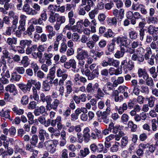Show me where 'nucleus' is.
<instances>
[{
  "label": "nucleus",
  "mask_w": 158,
  "mask_h": 158,
  "mask_svg": "<svg viewBox=\"0 0 158 158\" xmlns=\"http://www.w3.org/2000/svg\"><path fill=\"white\" fill-rule=\"evenodd\" d=\"M21 103L23 105L27 104L29 102V98L26 95L23 96L21 100Z\"/></svg>",
  "instance_id": "obj_64"
},
{
  "label": "nucleus",
  "mask_w": 158,
  "mask_h": 158,
  "mask_svg": "<svg viewBox=\"0 0 158 158\" xmlns=\"http://www.w3.org/2000/svg\"><path fill=\"white\" fill-rule=\"evenodd\" d=\"M18 86L19 88L24 93L26 92L27 91L30 90V83L29 81H28V82L27 84L23 83L19 84Z\"/></svg>",
  "instance_id": "obj_18"
},
{
  "label": "nucleus",
  "mask_w": 158,
  "mask_h": 158,
  "mask_svg": "<svg viewBox=\"0 0 158 158\" xmlns=\"http://www.w3.org/2000/svg\"><path fill=\"white\" fill-rule=\"evenodd\" d=\"M128 126L129 127L131 128V131L133 132L135 131L137 129V125L134 124L133 122L131 121H130L128 123Z\"/></svg>",
  "instance_id": "obj_57"
},
{
  "label": "nucleus",
  "mask_w": 158,
  "mask_h": 158,
  "mask_svg": "<svg viewBox=\"0 0 158 158\" xmlns=\"http://www.w3.org/2000/svg\"><path fill=\"white\" fill-rule=\"evenodd\" d=\"M146 99L148 101V103L149 107H152L154 106L156 98L153 96H151L149 98H147Z\"/></svg>",
  "instance_id": "obj_38"
},
{
  "label": "nucleus",
  "mask_w": 158,
  "mask_h": 158,
  "mask_svg": "<svg viewBox=\"0 0 158 158\" xmlns=\"http://www.w3.org/2000/svg\"><path fill=\"white\" fill-rule=\"evenodd\" d=\"M73 85L72 82L70 80H69L66 82L65 84L66 91L71 93L73 91Z\"/></svg>",
  "instance_id": "obj_39"
},
{
  "label": "nucleus",
  "mask_w": 158,
  "mask_h": 158,
  "mask_svg": "<svg viewBox=\"0 0 158 158\" xmlns=\"http://www.w3.org/2000/svg\"><path fill=\"white\" fill-rule=\"evenodd\" d=\"M138 74L139 77H143V79L146 78V77L148 75L145 69L141 68L139 69Z\"/></svg>",
  "instance_id": "obj_27"
},
{
  "label": "nucleus",
  "mask_w": 158,
  "mask_h": 158,
  "mask_svg": "<svg viewBox=\"0 0 158 158\" xmlns=\"http://www.w3.org/2000/svg\"><path fill=\"white\" fill-rule=\"evenodd\" d=\"M115 45L113 44L109 43L106 46V48L107 50H106L105 52L106 55H110V53H113L114 50Z\"/></svg>",
  "instance_id": "obj_22"
},
{
  "label": "nucleus",
  "mask_w": 158,
  "mask_h": 158,
  "mask_svg": "<svg viewBox=\"0 0 158 158\" xmlns=\"http://www.w3.org/2000/svg\"><path fill=\"white\" fill-rule=\"evenodd\" d=\"M14 20L12 21V27L14 28V30L15 29L17 28L16 25L18 23V17L17 15H15L13 18Z\"/></svg>",
  "instance_id": "obj_63"
},
{
  "label": "nucleus",
  "mask_w": 158,
  "mask_h": 158,
  "mask_svg": "<svg viewBox=\"0 0 158 158\" xmlns=\"http://www.w3.org/2000/svg\"><path fill=\"white\" fill-rule=\"evenodd\" d=\"M144 18L143 16L139 12H135L134 13L133 19L131 21V24L134 25L136 23L137 20H142Z\"/></svg>",
  "instance_id": "obj_15"
},
{
  "label": "nucleus",
  "mask_w": 158,
  "mask_h": 158,
  "mask_svg": "<svg viewBox=\"0 0 158 158\" xmlns=\"http://www.w3.org/2000/svg\"><path fill=\"white\" fill-rule=\"evenodd\" d=\"M90 153L89 149L88 148H85L80 150V153L81 157H86Z\"/></svg>",
  "instance_id": "obj_33"
},
{
  "label": "nucleus",
  "mask_w": 158,
  "mask_h": 158,
  "mask_svg": "<svg viewBox=\"0 0 158 158\" xmlns=\"http://www.w3.org/2000/svg\"><path fill=\"white\" fill-rule=\"evenodd\" d=\"M128 143V138L127 137L125 136L123 137L121 140V147L122 148H123L124 147L126 146L127 144Z\"/></svg>",
  "instance_id": "obj_61"
},
{
  "label": "nucleus",
  "mask_w": 158,
  "mask_h": 158,
  "mask_svg": "<svg viewBox=\"0 0 158 158\" xmlns=\"http://www.w3.org/2000/svg\"><path fill=\"white\" fill-rule=\"evenodd\" d=\"M146 52L144 56V58L146 60L149 59L150 58V55L152 54V52L151 49L150 47H148L146 48Z\"/></svg>",
  "instance_id": "obj_50"
},
{
  "label": "nucleus",
  "mask_w": 158,
  "mask_h": 158,
  "mask_svg": "<svg viewBox=\"0 0 158 158\" xmlns=\"http://www.w3.org/2000/svg\"><path fill=\"white\" fill-rule=\"evenodd\" d=\"M90 130L88 127L85 128L84 130L83 137L85 142H88L90 139V135L89 132Z\"/></svg>",
  "instance_id": "obj_20"
},
{
  "label": "nucleus",
  "mask_w": 158,
  "mask_h": 158,
  "mask_svg": "<svg viewBox=\"0 0 158 158\" xmlns=\"http://www.w3.org/2000/svg\"><path fill=\"white\" fill-rule=\"evenodd\" d=\"M130 38L132 40H135L138 37V33L135 31H131L129 33Z\"/></svg>",
  "instance_id": "obj_45"
},
{
  "label": "nucleus",
  "mask_w": 158,
  "mask_h": 158,
  "mask_svg": "<svg viewBox=\"0 0 158 158\" xmlns=\"http://www.w3.org/2000/svg\"><path fill=\"white\" fill-rule=\"evenodd\" d=\"M99 69L98 68L94 69L91 73L89 76V80H92L95 77H98L99 75Z\"/></svg>",
  "instance_id": "obj_34"
},
{
  "label": "nucleus",
  "mask_w": 158,
  "mask_h": 158,
  "mask_svg": "<svg viewBox=\"0 0 158 158\" xmlns=\"http://www.w3.org/2000/svg\"><path fill=\"white\" fill-rule=\"evenodd\" d=\"M98 13V10L96 9H94L92 10L91 11L89 12V17L91 19H94L95 17V15Z\"/></svg>",
  "instance_id": "obj_62"
},
{
  "label": "nucleus",
  "mask_w": 158,
  "mask_h": 158,
  "mask_svg": "<svg viewBox=\"0 0 158 158\" xmlns=\"http://www.w3.org/2000/svg\"><path fill=\"white\" fill-rule=\"evenodd\" d=\"M11 77V80H14L16 81H19L21 77V76L18 74L16 72H14L12 73Z\"/></svg>",
  "instance_id": "obj_43"
},
{
  "label": "nucleus",
  "mask_w": 158,
  "mask_h": 158,
  "mask_svg": "<svg viewBox=\"0 0 158 158\" xmlns=\"http://www.w3.org/2000/svg\"><path fill=\"white\" fill-rule=\"evenodd\" d=\"M12 109L15 113L19 115L22 114L24 112L23 109H19L16 106H14Z\"/></svg>",
  "instance_id": "obj_47"
},
{
  "label": "nucleus",
  "mask_w": 158,
  "mask_h": 158,
  "mask_svg": "<svg viewBox=\"0 0 158 158\" xmlns=\"http://www.w3.org/2000/svg\"><path fill=\"white\" fill-rule=\"evenodd\" d=\"M69 23L66 25L64 30L63 31H65L67 29H69L71 27V26H73L75 23V20L73 18H69Z\"/></svg>",
  "instance_id": "obj_37"
},
{
  "label": "nucleus",
  "mask_w": 158,
  "mask_h": 158,
  "mask_svg": "<svg viewBox=\"0 0 158 158\" xmlns=\"http://www.w3.org/2000/svg\"><path fill=\"white\" fill-rule=\"evenodd\" d=\"M44 144L47 150L49 152L53 153L55 151L56 146L52 140H51L46 141L44 143Z\"/></svg>",
  "instance_id": "obj_8"
},
{
  "label": "nucleus",
  "mask_w": 158,
  "mask_h": 158,
  "mask_svg": "<svg viewBox=\"0 0 158 158\" xmlns=\"http://www.w3.org/2000/svg\"><path fill=\"white\" fill-rule=\"evenodd\" d=\"M140 92L143 93L148 94L149 92L148 87L146 86L142 85L140 88Z\"/></svg>",
  "instance_id": "obj_58"
},
{
  "label": "nucleus",
  "mask_w": 158,
  "mask_h": 158,
  "mask_svg": "<svg viewBox=\"0 0 158 158\" xmlns=\"http://www.w3.org/2000/svg\"><path fill=\"white\" fill-rule=\"evenodd\" d=\"M10 111L9 110H5L3 109L0 113V115L2 117H4L6 118H9L11 120L10 116Z\"/></svg>",
  "instance_id": "obj_25"
},
{
  "label": "nucleus",
  "mask_w": 158,
  "mask_h": 158,
  "mask_svg": "<svg viewBox=\"0 0 158 158\" xmlns=\"http://www.w3.org/2000/svg\"><path fill=\"white\" fill-rule=\"evenodd\" d=\"M18 144L20 146H19L17 144L15 146V152H20L21 153V154H23V155H25L26 154V152H24L22 148H20L22 146H24L23 144L21 142H19Z\"/></svg>",
  "instance_id": "obj_26"
},
{
  "label": "nucleus",
  "mask_w": 158,
  "mask_h": 158,
  "mask_svg": "<svg viewBox=\"0 0 158 158\" xmlns=\"http://www.w3.org/2000/svg\"><path fill=\"white\" fill-rule=\"evenodd\" d=\"M65 75V76H67V77H68V75L65 73L60 68H59L56 71V75L58 77H63V76Z\"/></svg>",
  "instance_id": "obj_56"
},
{
  "label": "nucleus",
  "mask_w": 158,
  "mask_h": 158,
  "mask_svg": "<svg viewBox=\"0 0 158 158\" xmlns=\"http://www.w3.org/2000/svg\"><path fill=\"white\" fill-rule=\"evenodd\" d=\"M20 45L25 48L27 47L26 50V54H30V49L29 48L30 46V41L27 40H22L20 41Z\"/></svg>",
  "instance_id": "obj_13"
},
{
  "label": "nucleus",
  "mask_w": 158,
  "mask_h": 158,
  "mask_svg": "<svg viewBox=\"0 0 158 158\" xmlns=\"http://www.w3.org/2000/svg\"><path fill=\"white\" fill-rule=\"evenodd\" d=\"M54 14H51L50 15V16L49 18V21L51 23H53L56 21L57 19V17H57L58 16V14L56 13L54 15Z\"/></svg>",
  "instance_id": "obj_55"
},
{
  "label": "nucleus",
  "mask_w": 158,
  "mask_h": 158,
  "mask_svg": "<svg viewBox=\"0 0 158 158\" xmlns=\"http://www.w3.org/2000/svg\"><path fill=\"white\" fill-rule=\"evenodd\" d=\"M148 32L150 35L153 36L154 33L156 34L158 33V27L150 25L148 28Z\"/></svg>",
  "instance_id": "obj_31"
},
{
  "label": "nucleus",
  "mask_w": 158,
  "mask_h": 158,
  "mask_svg": "<svg viewBox=\"0 0 158 158\" xmlns=\"http://www.w3.org/2000/svg\"><path fill=\"white\" fill-rule=\"evenodd\" d=\"M158 22L157 18L156 16H149L148 18V23H152L155 24L157 23Z\"/></svg>",
  "instance_id": "obj_46"
},
{
  "label": "nucleus",
  "mask_w": 158,
  "mask_h": 158,
  "mask_svg": "<svg viewBox=\"0 0 158 158\" xmlns=\"http://www.w3.org/2000/svg\"><path fill=\"white\" fill-rule=\"evenodd\" d=\"M34 116L32 113L30 112V124H33L34 125H37L38 124V119H37L34 120Z\"/></svg>",
  "instance_id": "obj_60"
},
{
  "label": "nucleus",
  "mask_w": 158,
  "mask_h": 158,
  "mask_svg": "<svg viewBox=\"0 0 158 158\" xmlns=\"http://www.w3.org/2000/svg\"><path fill=\"white\" fill-rule=\"evenodd\" d=\"M114 69V68H113L111 67L109 69V73L110 74V75H112L113 74H115L116 75H118L122 73V71L121 69V68L119 69L118 68L116 69H115L114 71V73H112V72L111 73L110 72L112 70V69Z\"/></svg>",
  "instance_id": "obj_48"
},
{
  "label": "nucleus",
  "mask_w": 158,
  "mask_h": 158,
  "mask_svg": "<svg viewBox=\"0 0 158 158\" xmlns=\"http://www.w3.org/2000/svg\"><path fill=\"white\" fill-rule=\"evenodd\" d=\"M88 57V53L87 51L83 50L80 48H78L76 56L77 59H84Z\"/></svg>",
  "instance_id": "obj_9"
},
{
  "label": "nucleus",
  "mask_w": 158,
  "mask_h": 158,
  "mask_svg": "<svg viewBox=\"0 0 158 158\" xmlns=\"http://www.w3.org/2000/svg\"><path fill=\"white\" fill-rule=\"evenodd\" d=\"M77 32L81 33L84 28L83 27V21L82 20L78 21L77 23Z\"/></svg>",
  "instance_id": "obj_35"
},
{
  "label": "nucleus",
  "mask_w": 158,
  "mask_h": 158,
  "mask_svg": "<svg viewBox=\"0 0 158 158\" xmlns=\"http://www.w3.org/2000/svg\"><path fill=\"white\" fill-rule=\"evenodd\" d=\"M12 33L15 32V29L14 30V28L12 26L8 27H6V30L5 32V34H4L6 35L10 36L11 35L12 33Z\"/></svg>",
  "instance_id": "obj_54"
},
{
  "label": "nucleus",
  "mask_w": 158,
  "mask_h": 158,
  "mask_svg": "<svg viewBox=\"0 0 158 158\" xmlns=\"http://www.w3.org/2000/svg\"><path fill=\"white\" fill-rule=\"evenodd\" d=\"M29 58L27 56H25L23 57L21 61V63L25 67H27L29 64Z\"/></svg>",
  "instance_id": "obj_53"
},
{
  "label": "nucleus",
  "mask_w": 158,
  "mask_h": 158,
  "mask_svg": "<svg viewBox=\"0 0 158 158\" xmlns=\"http://www.w3.org/2000/svg\"><path fill=\"white\" fill-rule=\"evenodd\" d=\"M76 62L73 59H71L69 61L65 62L64 66L67 69H69L71 67L73 69L76 68Z\"/></svg>",
  "instance_id": "obj_12"
},
{
  "label": "nucleus",
  "mask_w": 158,
  "mask_h": 158,
  "mask_svg": "<svg viewBox=\"0 0 158 158\" xmlns=\"http://www.w3.org/2000/svg\"><path fill=\"white\" fill-rule=\"evenodd\" d=\"M148 148V150L146 152L147 155H150L151 153H153L156 150V147L154 145L149 144Z\"/></svg>",
  "instance_id": "obj_49"
},
{
  "label": "nucleus",
  "mask_w": 158,
  "mask_h": 158,
  "mask_svg": "<svg viewBox=\"0 0 158 158\" xmlns=\"http://www.w3.org/2000/svg\"><path fill=\"white\" fill-rule=\"evenodd\" d=\"M109 130H110V132L113 134H116L118 132H120V135L122 134L121 132L122 130L121 127L119 125H114V123L113 122H111L109 124L108 126Z\"/></svg>",
  "instance_id": "obj_6"
},
{
  "label": "nucleus",
  "mask_w": 158,
  "mask_h": 158,
  "mask_svg": "<svg viewBox=\"0 0 158 158\" xmlns=\"http://www.w3.org/2000/svg\"><path fill=\"white\" fill-rule=\"evenodd\" d=\"M41 83L39 81H37V80L31 79L30 80V88L33 87L37 88V89H40L41 88Z\"/></svg>",
  "instance_id": "obj_24"
},
{
  "label": "nucleus",
  "mask_w": 158,
  "mask_h": 158,
  "mask_svg": "<svg viewBox=\"0 0 158 158\" xmlns=\"http://www.w3.org/2000/svg\"><path fill=\"white\" fill-rule=\"evenodd\" d=\"M119 47H124V48L128 47L130 44L131 40L128 39L126 36H119Z\"/></svg>",
  "instance_id": "obj_7"
},
{
  "label": "nucleus",
  "mask_w": 158,
  "mask_h": 158,
  "mask_svg": "<svg viewBox=\"0 0 158 158\" xmlns=\"http://www.w3.org/2000/svg\"><path fill=\"white\" fill-rule=\"evenodd\" d=\"M124 81L123 77H118L117 80H115L113 82L115 87H117L119 85L123 83Z\"/></svg>",
  "instance_id": "obj_41"
},
{
  "label": "nucleus",
  "mask_w": 158,
  "mask_h": 158,
  "mask_svg": "<svg viewBox=\"0 0 158 158\" xmlns=\"http://www.w3.org/2000/svg\"><path fill=\"white\" fill-rule=\"evenodd\" d=\"M6 43L9 45L11 46L13 50H14L15 47L12 45L16 44L17 43V38L15 37L8 38L7 39Z\"/></svg>",
  "instance_id": "obj_21"
},
{
  "label": "nucleus",
  "mask_w": 158,
  "mask_h": 158,
  "mask_svg": "<svg viewBox=\"0 0 158 158\" xmlns=\"http://www.w3.org/2000/svg\"><path fill=\"white\" fill-rule=\"evenodd\" d=\"M149 71L152 77L154 78H156L158 74L156 72V69L155 67L153 66L149 69Z\"/></svg>",
  "instance_id": "obj_44"
},
{
  "label": "nucleus",
  "mask_w": 158,
  "mask_h": 158,
  "mask_svg": "<svg viewBox=\"0 0 158 158\" xmlns=\"http://www.w3.org/2000/svg\"><path fill=\"white\" fill-rule=\"evenodd\" d=\"M52 83L48 81V80L44 81L43 83L42 89L45 91H49L50 89V86H52Z\"/></svg>",
  "instance_id": "obj_28"
},
{
  "label": "nucleus",
  "mask_w": 158,
  "mask_h": 158,
  "mask_svg": "<svg viewBox=\"0 0 158 158\" xmlns=\"http://www.w3.org/2000/svg\"><path fill=\"white\" fill-rule=\"evenodd\" d=\"M44 135H45L46 138L48 139L49 138V135L48 133L46 132V131L43 129H41L39 131V137L40 139L42 142H44L45 139Z\"/></svg>",
  "instance_id": "obj_14"
},
{
  "label": "nucleus",
  "mask_w": 158,
  "mask_h": 158,
  "mask_svg": "<svg viewBox=\"0 0 158 158\" xmlns=\"http://www.w3.org/2000/svg\"><path fill=\"white\" fill-rule=\"evenodd\" d=\"M38 136L36 135H33L31 138V141L30 142L31 144L33 146H35L37 143Z\"/></svg>",
  "instance_id": "obj_59"
},
{
  "label": "nucleus",
  "mask_w": 158,
  "mask_h": 158,
  "mask_svg": "<svg viewBox=\"0 0 158 158\" xmlns=\"http://www.w3.org/2000/svg\"><path fill=\"white\" fill-rule=\"evenodd\" d=\"M118 89L119 93L123 94L124 98L127 99L129 98L130 90L128 87L124 85H121L118 87Z\"/></svg>",
  "instance_id": "obj_4"
},
{
  "label": "nucleus",
  "mask_w": 158,
  "mask_h": 158,
  "mask_svg": "<svg viewBox=\"0 0 158 158\" xmlns=\"http://www.w3.org/2000/svg\"><path fill=\"white\" fill-rule=\"evenodd\" d=\"M121 68L123 69H127V70H131L134 67V63L131 60H129L128 62L126 59L123 60L121 62Z\"/></svg>",
  "instance_id": "obj_5"
},
{
  "label": "nucleus",
  "mask_w": 158,
  "mask_h": 158,
  "mask_svg": "<svg viewBox=\"0 0 158 158\" xmlns=\"http://www.w3.org/2000/svg\"><path fill=\"white\" fill-rule=\"evenodd\" d=\"M40 89H37L33 87L32 88V95H30V99H32L33 98L35 101H37L39 99V96L37 94V90H39Z\"/></svg>",
  "instance_id": "obj_19"
},
{
  "label": "nucleus",
  "mask_w": 158,
  "mask_h": 158,
  "mask_svg": "<svg viewBox=\"0 0 158 158\" xmlns=\"http://www.w3.org/2000/svg\"><path fill=\"white\" fill-rule=\"evenodd\" d=\"M96 152H101L103 151L104 152V147L102 143L96 144Z\"/></svg>",
  "instance_id": "obj_52"
},
{
  "label": "nucleus",
  "mask_w": 158,
  "mask_h": 158,
  "mask_svg": "<svg viewBox=\"0 0 158 158\" xmlns=\"http://www.w3.org/2000/svg\"><path fill=\"white\" fill-rule=\"evenodd\" d=\"M144 79L146 81V84L148 86L152 87L154 85L153 79L151 77H149V75Z\"/></svg>",
  "instance_id": "obj_42"
},
{
  "label": "nucleus",
  "mask_w": 158,
  "mask_h": 158,
  "mask_svg": "<svg viewBox=\"0 0 158 158\" xmlns=\"http://www.w3.org/2000/svg\"><path fill=\"white\" fill-rule=\"evenodd\" d=\"M119 92L118 90H114L111 93V96L114 97L115 102H118L119 100Z\"/></svg>",
  "instance_id": "obj_40"
},
{
  "label": "nucleus",
  "mask_w": 158,
  "mask_h": 158,
  "mask_svg": "<svg viewBox=\"0 0 158 158\" xmlns=\"http://www.w3.org/2000/svg\"><path fill=\"white\" fill-rule=\"evenodd\" d=\"M93 4L92 0H81V3L79 6V14L84 15L86 13V11L88 12L90 10Z\"/></svg>",
  "instance_id": "obj_1"
},
{
  "label": "nucleus",
  "mask_w": 158,
  "mask_h": 158,
  "mask_svg": "<svg viewBox=\"0 0 158 158\" xmlns=\"http://www.w3.org/2000/svg\"><path fill=\"white\" fill-rule=\"evenodd\" d=\"M114 85L113 83L110 82H108L102 88V91L106 95H110L111 91L114 90Z\"/></svg>",
  "instance_id": "obj_3"
},
{
  "label": "nucleus",
  "mask_w": 158,
  "mask_h": 158,
  "mask_svg": "<svg viewBox=\"0 0 158 158\" xmlns=\"http://www.w3.org/2000/svg\"><path fill=\"white\" fill-rule=\"evenodd\" d=\"M103 91L102 90L101 88L99 87V85L98 84V88L96 90V94H94L95 95V97L98 99L103 98L105 95L104 93L103 92Z\"/></svg>",
  "instance_id": "obj_30"
},
{
  "label": "nucleus",
  "mask_w": 158,
  "mask_h": 158,
  "mask_svg": "<svg viewBox=\"0 0 158 158\" xmlns=\"http://www.w3.org/2000/svg\"><path fill=\"white\" fill-rule=\"evenodd\" d=\"M115 35V33L111 29H108L107 31L105 32L103 34V36L107 38H113Z\"/></svg>",
  "instance_id": "obj_32"
},
{
  "label": "nucleus",
  "mask_w": 158,
  "mask_h": 158,
  "mask_svg": "<svg viewBox=\"0 0 158 158\" xmlns=\"http://www.w3.org/2000/svg\"><path fill=\"white\" fill-rule=\"evenodd\" d=\"M56 17H57L56 22L60 23V24H61L65 22L66 19L64 16H60L58 14V16L57 17L56 16Z\"/></svg>",
  "instance_id": "obj_51"
},
{
  "label": "nucleus",
  "mask_w": 158,
  "mask_h": 158,
  "mask_svg": "<svg viewBox=\"0 0 158 158\" xmlns=\"http://www.w3.org/2000/svg\"><path fill=\"white\" fill-rule=\"evenodd\" d=\"M120 48V50H118L114 54V56L116 58H119L123 57L125 53L127 52V50L124 47H121Z\"/></svg>",
  "instance_id": "obj_17"
},
{
  "label": "nucleus",
  "mask_w": 158,
  "mask_h": 158,
  "mask_svg": "<svg viewBox=\"0 0 158 158\" xmlns=\"http://www.w3.org/2000/svg\"><path fill=\"white\" fill-rule=\"evenodd\" d=\"M131 59L133 61H137L138 63L140 64L144 60V55L140 53H135L132 55Z\"/></svg>",
  "instance_id": "obj_10"
},
{
  "label": "nucleus",
  "mask_w": 158,
  "mask_h": 158,
  "mask_svg": "<svg viewBox=\"0 0 158 158\" xmlns=\"http://www.w3.org/2000/svg\"><path fill=\"white\" fill-rule=\"evenodd\" d=\"M106 23L109 26H115L117 24V20L116 17H113L108 18L106 20Z\"/></svg>",
  "instance_id": "obj_29"
},
{
  "label": "nucleus",
  "mask_w": 158,
  "mask_h": 158,
  "mask_svg": "<svg viewBox=\"0 0 158 158\" xmlns=\"http://www.w3.org/2000/svg\"><path fill=\"white\" fill-rule=\"evenodd\" d=\"M60 103L59 100L57 99H55L52 103H51V102L50 103L47 108L49 109H53L55 110L56 111L57 110V107L60 104Z\"/></svg>",
  "instance_id": "obj_16"
},
{
  "label": "nucleus",
  "mask_w": 158,
  "mask_h": 158,
  "mask_svg": "<svg viewBox=\"0 0 158 158\" xmlns=\"http://www.w3.org/2000/svg\"><path fill=\"white\" fill-rule=\"evenodd\" d=\"M45 107L43 106H41L40 107H38L37 109H35L34 111V113L36 116L40 115L45 112Z\"/></svg>",
  "instance_id": "obj_23"
},
{
  "label": "nucleus",
  "mask_w": 158,
  "mask_h": 158,
  "mask_svg": "<svg viewBox=\"0 0 158 158\" xmlns=\"http://www.w3.org/2000/svg\"><path fill=\"white\" fill-rule=\"evenodd\" d=\"M107 61L106 60H104L102 62L101 64V65L103 67H106L108 65L112 66V62L113 60V58H108L107 57Z\"/></svg>",
  "instance_id": "obj_36"
},
{
  "label": "nucleus",
  "mask_w": 158,
  "mask_h": 158,
  "mask_svg": "<svg viewBox=\"0 0 158 158\" xmlns=\"http://www.w3.org/2000/svg\"><path fill=\"white\" fill-rule=\"evenodd\" d=\"M98 84L95 83L93 84L90 83L86 86L85 89V92L87 93L89 97H92L96 93L97 89L98 88Z\"/></svg>",
  "instance_id": "obj_2"
},
{
  "label": "nucleus",
  "mask_w": 158,
  "mask_h": 158,
  "mask_svg": "<svg viewBox=\"0 0 158 158\" xmlns=\"http://www.w3.org/2000/svg\"><path fill=\"white\" fill-rule=\"evenodd\" d=\"M5 89L7 92H9L13 95H15L18 93V91L14 85L10 84L5 87Z\"/></svg>",
  "instance_id": "obj_11"
}]
</instances>
